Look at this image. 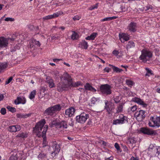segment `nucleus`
Masks as SVG:
<instances>
[{
    "mask_svg": "<svg viewBox=\"0 0 160 160\" xmlns=\"http://www.w3.org/2000/svg\"><path fill=\"white\" fill-rule=\"evenodd\" d=\"M141 52L142 54L139 57V58L144 62H146L147 61H149L152 57V52L143 49Z\"/></svg>",
    "mask_w": 160,
    "mask_h": 160,
    "instance_id": "1",
    "label": "nucleus"
},
{
    "mask_svg": "<svg viewBox=\"0 0 160 160\" xmlns=\"http://www.w3.org/2000/svg\"><path fill=\"white\" fill-rule=\"evenodd\" d=\"M145 111L140 110L137 111L134 114V117L138 122H141L146 117Z\"/></svg>",
    "mask_w": 160,
    "mask_h": 160,
    "instance_id": "2",
    "label": "nucleus"
},
{
    "mask_svg": "<svg viewBox=\"0 0 160 160\" xmlns=\"http://www.w3.org/2000/svg\"><path fill=\"white\" fill-rule=\"evenodd\" d=\"M111 87L108 84L102 85L100 87V90L103 94L109 95L111 93Z\"/></svg>",
    "mask_w": 160,
    "mask_h": 160,
    "instance_id": "3",
    "label": "nucleus"
},
{
    "mask_svg": "<svg viewBox=\"0 0 160 160\" xmlns=\"http://www.w3.org/2000/svg\"><path fill=\"white\" fill-rule=\"evenodd\" d=\"M57 90L59 92H62L63 91L67 90V89L71 86L69 84L65 83L64 81H61L57 84Z\"/></svg>",
    "mask_w": 160,
    "mask_h": 160,
    "instance_id": "4",
    "label": "nucleus"
},
{
    "mask_svg": "<svg viewBox=\"0 0 160 160\" xmlns=\"http://www.w3.org/2000/svg\"><path fill=\"white\" fill-rule=\"evenodd\" d=\"M89 118L88 114L83 112L80 115L76 116V120L78 122L83 123Z\"/></svg>",
    "mask_w": 160,
    "mask_h": 160,
    "instance_id": "5",
    "label": "nucleus"
},
{
    "mask_svg": "<svg viewBox=\"0 0 160 160\" xmlns=\"http://www.w3.org/2000/svg\"><path fill=\"white\" fill-rule=\"evenodd\" d=\"M61 81H64L65 83L69 84V85H72V79L70 76L67 73H64L63 75L60 77Z\"/></svg>",
    "mask_w": 160,
    "mask_h": 160,
    "instance_id": "6",
    "label": "nucleus"
},
{
    "mask_svg": "<svg viewBox=\"0 0 160 160\" xmlns=\"http://www.w3.org/2000/svg\"><path fill=\"white\" fill-rule=\"evenodd\" d=\"M127 121V118L122 114H121L119 116V119L113 120V124L117 125V124H122L124 123L125 121Z\"/></svg>",
    "mask_w": 160,
    "mask_h": 160,
    "instance_id": "7",
    "label": "nucleus"
},
{
    "mask_svg": "<svg viewBox=\"0 0 160 160\" xmlns=\"http://www.w3.org/2000/svg\"><path fill=\"white\" fill-rule=\"evenodd\" d=\"M114 108L113 104L112 103H109L107 100L105 101L104 109L106 110L108 114H110L111 112Z\"/></svg>",
    "mask_w": 160,
    "mask_h": 160,
    "instance_id": "8",
    "label": "nucleus"
},
{
    "mask_svg": "<svg viewBox=\"0 0 160 160\" xmlns=\"http://www.w3.org/2000/svg\"><path fill=\"white\" fill-rule=\"evenodd\" d=\"M45 123L46 122L45 119H43L41 120L36 124L34 129L38 132H40L42 131Z\"/></svg>",
    "mask_w": 160,
    "mask_h": 160,
    "instance_id": "9",
    "label": "nucleus"
},
{
    "mask_svg": "<svg viewBox=\"0 0 160 160\" xmlns=\"http://www.w3.org/2000/svg\"><path fill=\"white\" fill-rule=\"evenodd\" d=\"M140 131L143 133L148 135H155L156 133L155 131L152 130L147 127L141 128Z\"/></svg>",
    "mask_w": 160,
    "mask_h": 160,
    "instance_id": "10",
    "label": "nucleus"
},
{
    "mask_svg": "<svg viewBox=\"0 0 160 160\" xmlns=\"http://www.w3.org/2000/svg\"><path fill=\"white\" fill-rule=\"evenodd\" d=\"M56 127L57 128L64 129L68 128V124L67 122L64 120L57 122L56 124Z\"/></svg>",
    "mask_w": 160,
    "mask_h": 160,
    "instance_id": "11",
    "label": "nucleus"
},
{
    "mask_svg": "<svg viewBox=\"0 0 160 160\" xmlns=\"http://www.w3.org/2000/svg\"><path fill=\"white\" fill-rule=\"evenodd\" d=\"M62 12H58L53 13L52 15H48L43 17L42 19L44 20H48L52 19L58 17L59 15H62Z\"/></svg>",
    "mask_w": 160,
    "mask_h": 160,
    "instance_id": "12",
    "label": "nucleus"
},
{
    "mask_svg": "<svg viewBox=\"0 0 160 160\" xmlns=\"http://www.w3.org/2000/svg\"><path fill=\"white\" fill-rule=\"evenodd\" d=\"M8 44V40L7 38L3 37H0V47L6 48Z\"/></svg>",
    "mask_w": 160,
    "mask_h": 160,
    "instance_id": "13",
    "label": "nucleus"
},
{
    "mask_svg": "<svg viewBox=\"0 0 160 160\" xmlns=\"http://www.w3.org/2000/svg\"><path fill=\"white\" fill-rule=\"evenodd\" d=\"M48 126L47 125H45L42 132V137L43 138L42 144L43 146H45L47 144V142L46 140V134L48 129Z\"/></svg>",
    "mask_w": 160,
    "mask_h": 160,
    "instance_id": "14",
    "label": "nucleus"
},
{
    "mask_svg": "<svg viewBox=\"0 0 160 160\" xmlns=\"http://www.w3.org/2000/svg\"><path fill=\"white\" fill-rule=\"evenodd\" d=\"M45 81L48 84V86L50 88H52L55 87V85L54 82L53 80L51 77L47 76Z\"/></svg>",
    "mask_w": 160,
    "mask_h": 160,
    "instance_id": "15",
    "label": "nucleus"
},
{
    "mask_svg": "<svg viewBox=\"0 0 160 160\" xmlns=\"http://www.w3.org/2000/svg\"><path fill=\"white\" fill-rule=\"evenodd\" d=\"M150 120L154 123L155 126L158 127H160V117H156L155 118L154 117H151L150 118Z\"/></svg>",
    "mask_w": 160,
    "mask_h": 160,
    "instance_id": "16",
    "label": "nucleus"
},
{
    "mask_svg": "<svg viewBox=\"0 0 160 160\" xmlns=\"http://www.w3.org/2000/svg\"><path fill=\"white\" fill-rule=\"evenodd\" d=\"M8 130L10 132H15L19 131L21 130V127L19 125L10 126L8 129Z\"/></svg>",
    "mask_w": 160,
    "mask_h": 160,
    "instance_id": "17",
    "label": "nucleus"
},
{
    "mask_svg": "<svg viewBox=\"0 0 160 160\" xmlns=\"http://www.w3.org/2000/svg\"><path fill=\"white\" fill-rule=\"evenodd\" d=\"M132 101L136 102L138 104L142 105L143 107H146L147 104L144 102L141 99L138 98H132Z\"/></svg>",
    "mask_w": 160,
    "mask_h": 160,
    "instance_id": "18",
    "label": "nucleus"
},
{
    "mask_svg": "<svg viewBox=\"0 0 160 160\" xmlns=\"http://www.w3.org/2000/svg\"><path fill=\"white\" fill-rule=\"evenodd\" d=\"M75 112V109L72 107H71L66 110L65 114L68 117H71L74 113Z\"/></svg>",
    "mask_w": 160,
    "mask_h": 160,
    "instance_id": "19",
    "label": "nucleus"
},
{
    "mask_svg": "<svg viewBox=\"0 0 160 160\" xmlns=\"http://www.w3.org/2000/svg\"><path fill=\"white\" fill-rule=\"evenodd\" d=\"M26 99L24 97H18L17 99L14 101L15 103L16 104H18L20 103L24 104L26 103Z\"/></svg>",
    "mask_w": 160,
    "mask_h": 160,
    "instance_id": "20",
    "label": "nucleus"
},
{
    "mask_svg": "<svg viewBox=\"0 0 160 160\" xmlns=\"http://www.w3.org/2000/svg\"><path fill=\"white\" fill-rule=\"evenodd\" d=\"M85 91L88 90L92 92H93L96 91V89L88 83H87L84 86Z\"/></svg>",
    "mask_w": 160,
    "mask_h": 160,
    "instance_id": "21",
    "label": "nucleus"
},
{
    "mask_svg": "<svg viewBox=\"0 0 160 160\" xmlns=\"http://www.w3.org/2000/svg\"><path fill=\"white\" fill-rule=\"evenodd\" d=\"M52 148H53L54 151L52 153V154L54 153L58 154L60 150V147L59 145L57 144L56 143H54L52 145Z\"/></svg>",
    "mask_w": 160,
    "mask_h": 160,
    "instance_id": "22",
    "label": "nucleus"
},
{
    "mask_svg": "<svg viewBox=\"0 0 160 160\" xmlns=\"http://www.w3.org/2000/svg\"><path fill=\"white\" fill-rule=\"evenodd\" d=\"M136 23L134 22H131L128 26V28L131 32H134L136 30Z\"/></svg>",
    "mask_w": 160,
    "mask_h": 160,
    "instance_id": "23",
    "label": "nucleus"
},
{
    "mask_svg": "<svg viewBox=\"0 0 160 160\" xmlns=\"http://www.w3.org/2000/svg\"><path fill=\"white\" fill-rule=\"evenodd\" d=\"M55 113L54 111L52 109V107H50L48 108L45 111L44 113L50 116H52Z\"/></svg>",
    "mask_w": 160,
    "mask_h": 160,
    "instance_id": "24",
    "label": "nucleus"
},
{
    "mask_svg": "<svg viewBox=\"0 0 160 160\" xmlns=\"http://www.w3.org/2000/svg\"><path fill=\"white\" fill-rule=\"evenodd\" d=\"M152 152L155 156H158L160 152V146H157L155 147L154 149L152 151Z\"/></svg>",
    "mask_w": 160,
    "mask_h": 160,
    "instance_id": "25",
    "label": "nucleus"
},
{
    "mask_svg": "<svg viewBox=\"0 0 160 160\" xmlns=\"http://www.w3.org/2000/svg\"><path fill=\"white\" fill-rule=\"evenodd\" d=\"M31 115V113L22 114V113H18L17 114V118H26L30 117Z\"/></svg>",
    "mask_w": 160,
    "mask_h": 160,
    "instance_id": "26",
    "label": "nucleus"
},
{
    "mask_svg": "<svg viewBox=\"0 0 160 160\" xmlns=\"http://www.w3.org/2000/svg\"><path fill=\"white\" fill-rule=\"evenodd\" d=\"M97 35V33L93 32L92 33L90 36L86 37L85 39L87 40H93L96 37Z\"/></svg>",
    "mask_w": 160,
    "mask_h": 160,
    "instance_id": "27",
    "label": "nucleus"
},
{
    "mask_svg": "<svg viewBox=\"0 0 160 160\" xmlns=\"http://www.w3.org/2000/svg\"><path fill=\"white\" fill-rule=\"evenodd\" d=\"M135 47V44L133 42L130 41L128 42L126 45V47L127 49L131 48H133Z\"/></svg>",
    "mask_w": 160,
    "mask_h": 160,
    "instance_id": "28",
    "label": "nucleus"
},
{
    "mask_svg": "<svg viewBox=\"0 0 160 160\" xmlns=\"http://www.w3.org/2000/svg\"><path fill=\"white\" fill-rule=\"evenodd\" d=\"M119 38L121 42H122V40H123V42L127 41L129 40V37L127 36L125 34H122L121 37L119 36Z\"/></svg>",
    "mask_w": 160,
    "mask_h": 160,
    "instance_id": "29",
    "label": "nucleus"
},
{
    "mask_svg": "<svg viewBox=\"0 0 160 160\" xmlns=\"http://www.w3.org/2000/svg\"><path fill=\"white\" fill-rule=\"evenodd\" d=\"M53 110L55 112L56 111H59L61 109V107L60 104H57L52 107Z\"/></svg>",
    "mask_w": 160,
    "mask_h": 160,
    "instance_id": "30",
    "label": "nucleus"
},
{
    "mask_svg": "<svg viewBox=\"0 0 160 160\" xmlns=\"http://www.w3.org/2000/svg\"><path fill=\"white\" fill-rule=\"evenodd\" d=\"M109 65L112 67V68L113 71L115 72H120L123 71L122 69H119L117 67L114 66L113 65L110 64Z\"/></svg>",
    "mask_w": 160,
    "mask_h": 160,
    "instance_id": "31",
    "label": "nucleus"
},
{
    "mask_svg": "<svg viewBox=\"0 0 160 160\" xmlns=\"http://www.w3.org/2000/svg\"><path fill=\"white\" fill-rule=\"evenodd\" d=\"M137 140L135 138L133 137H130L128 138V141L130 143H135L136 142Z\"/></svg>",
    "mask_w": 160,
    "mask_h": 160,
    "instance_id": "32",
    "label": "nucleus"
},
{
    "mask_svg": "<svg viewBox=\"0 0 160 160\" xmlns=\"http://www.w3.org/2000/svg\"><path fill=\"white\" fill-rule=\"evenodd\" d=\"M125 82L126 84L130 87H131L135 84L133 81L129 79H126Z\"/></svg>",
    "mask_w": 160,
    "mask_h": 160,
    "instance_id": "33",
    "label": "nucleus"
},
{
    "mask_svg": "<svg viewBox=\"0 0 160 160\" xmlns=\"http://www.w3.org/2000/svg\"><path fill=\"white\" fill-rule=\"evenodd\" d=\"M122 103L119 104L118 106V107L116 109L117 112L116 113H119L121 112L122 111L123 106Z\"/></svg>",
    "mask_w": 160,
    "mask_h": 160,
    "instance_id": "34",
    "label": "nucleus"
},
{
    "mask_svg": "<svg viewBox=\"0 0 160 160\" xmlns=\"http://www.w3.org/2000/svg\"><path fill=\"white\" fill-rule=\"evenodd\" d=\"M47 157V155L42 152L39 154L38 156V158L39 159H42Z\"/></svg>",
    "mask_w": 160,
    "mask_h": 160,
    "instance_id": "35",
    "label": "nucleus"
},
{
    "mask_svg": "<svg viewBox=\"0 0 160 160\" xmlns=\"http://www.w3.org/2000/svg\"><path fill=\"white\" fill-rule=\"evenodd\" d=\"M73 33L71 36V38L73 40L77 39L78 38V35L77 33L75 31H73Z\"/></svg>",
    "mask_w": 160,
    "mask_h": 160,
    "instance_id": "36",
    "label": "nucleus"
},
{
    "mask_svg": "<svg viewBox=\"0 0 160 160\" xmlns=\"http://www.w3.org/2000/svg\"><path fill=\"white\" fill-rule=\"evenodd\" d=\"M8 66L7 63H2L0 64V69L2 71L6 68Z\"/></svg>",
    "mask_w": 160,
    "mask_h": 160,
    "instance_id": "37",
    "label": "nucleus"
},
{
    "mask_svg": "<svg viewBox=\"0 0 160 160\" xmlns=\"http://www.w3.org/2000/svg\"><path fill=\"white\" fill-rule=\"evenodd\" d=\"M36 91L35 90H33L32 91L29 96V98L31 99H33L35 97V95L36 94Z\"/></svg>",
    "mask_w": 160,
    "mask_h": 160,
    "instance_id": "38",
    "label": "nucleus"
},
{
    "mask_svg": "<svg viewBox=\"0 0 160 160\" xmlns=\"http://www.w3.org/2000/svg\"><path fill=\"white\" fill-rule=\"evenodd\" d=\"M27 137V134L23 132L19 133L16 136V137L17 138H26Z\"/></svg>",
    "mask_w": 160,
    "mask_h": 160,
    "instance_id": "39",
    "label": "nucleus"
},
{
    "mask_svg": "<svg viewBox=\"0 0 160 160\" xmlns=\"http://www.w3.org/2000/svg\"><path fill=\"white\" fill-rule=\"evenodd\" d=\"M7 108L8 110L12 113H14L16 111V109L15 108H13L11 107L10 106H8L7 107Z\"/></svg>",
    "mask_w": 160,
    "mask_h": 160,
    "instance_id": "40",
    "label": "nucleus"
},
{
    "mask_svg": "<svg viewBox=\"0 0 160 160\" xmlns=\"http://www.w3.org/2000/svg\"><path fill=\"white\" fill-rule=\"evenodd\" d=\"M81 43V45L82 47H83V48H84L85 49H87L88 45L87 42H86L85 40H84Z\"/></svg>",
    "mask_w": 160,
    "mask_h": 160,
    "instance_id": "41",
    "label": "nucleus"
},
{
    "mask_svg": "<svg viewBox=\"0 0 160 160\" xmlns=\"http://www.w3.org/2000/svg\"><path fill=\"white\" fill-rule=\"evenodd\" d=\"M20 154V153H17L14 156V154H13L12 156L10 157V159L12 160H14L15 159H17L19 158L18 155Z\"/></svg>",
    "mask_w": 160,
    "mask_h": 160,
    "instance_id": "42",
    "label": "nucleus"
},
{
    "mask_svg": "<svg viewBox=\"0 0 160 160\" xmlns=\"http://www.w3.org/2000/svg\"><path fill=\"white\" fill-rule=\"evenodd\" d=\"M145 69L147 71V73L145 74L146 76H149L150 75H149V74H150L151 75H152L153 74L152 72L148 68H146Z\"/></svg>",
    "mask_w": 160,
    "mask_h": 160,
    "instance_id": "43",
    "label": "nucleus"
},
{
    "mask_svg": "<svg viewBox=\"0 0 160 160\" xmlns=\"http://www.w3.org/2000/svg\"><path fill=\"white\" fill-rule=\"evenodd\" d=\"M156 146L152 144H151L148 148V150L152 152V150L154 149V148Z\"/></svg>",
    "mask_w": 160,
    "mask_h": 160,
    "instance_id": "44",
    "label": "nucleus"
},
{
    "mask_svg": "<svg viewBox=\"0 0 160 160\" xmlns=\"http://www.w3.org/2000/svg\"><path fill=\"white\" fill-rule=\"evenodd\" d=\"M80 85H82V83L80 81H78L75 82L74 84H73L72 83V85H71V86H73L74 87H78Z\"/></svg>",
    "mask_w": 160,
    "mask_h": 160,
    "instance_id": "45",
    "label": "nucleus"
},
{
    "mask_svg": "<svg viewBox=\"0 0 160 160\" xmlns=\"http://www.w3.org/2000/svg\"><path fill=\"white\" fill-rule=\"evenodd\" d=\"M32 43L38 46H40L41 45L40 42L39 41H37L34 39L32 40Z\"/></svg>",
    "mask_w": 160,
    "mask_h": 160,
    "instance_id": "46",
    "label": "nucleus"
},
{
    "mask_svg": "<svg viewBox=\"0 0 160 160\" xmlns=\"http://www.w3.org/2000/svg\"><path fill=\"white\" fill-rule=\"evenodd\" d=\"M0 113L2 115H4L6 114V111L5 108H2L0 111Z\"/></svg>",
    "mask_w": 160,
    "mask_h": 160,
    "instance_id": "47",
    "label": "nucleus"
},
{
    "mask_svg": "<svg viewBox=\"0 0 160 160\" xmlns=\"http://www.w3.org/2000/svg\"><path fill=\"white\" fill-rule=\"evenodd\" d=\"M114 146L118 151H120V152H121L122 151L121 150H120V147L118 143H115Z\"/></svg>",
    "mask_w": 160,
    "mask_h": 160,
    "instance_id": "48",
    "label": "nucleus"
},
{
    "mask_svg": "<svg viewBox=\"0 0 160 160\" xmlns=\"http://www.w3.org/2000/svg\"><path fill=\"white\" fill-rule=\"evenodd\" d=\"M98 99L95 97H93L91 99V102L92 104H95Z\"/></svg>",
    "mask_w": 160,
    "mask_h": 160,
    "instance_id": "49",
    "label": "nucleus"
},
{
    "mask_svg": "<svg viewBox=\"0 0 160 160\" xmlns=\"http://www.w3.org/2000/svg\"><path fill=\"white\" fill-rule=\"evenodd\" d=\"M130 109L132 112H135L136 110L137 109V106L136 105H134L132 107H131Z\"/></svg>",
    "mask_w": 160,
    "mask_h": 160,
    "instance_id": "50",
    "label": "nucleus"
},
{
    "mask_svg": "<svg viewBox=\"0 0 160 160\" xmlns=\"http://www.w3.org/2000/svg\"><path fill=\"white\" fill-rule=\"evenodd\" d=\"M34 30L36 31L35 32L37 34L39 33V27L38 26H37L35 27H34Z\"/></svg>",
    "mask_w": 160,
    "mask_h": 160,
    "instance_id": "51",
    "label": "nucleus"
},
{
    "mask_svg": "<svg viewBox=\"0 0 160 160\" xmlns=\"http://www.w3.org/2000/svg\"><path fill=\"white\" fill-rule=\"evenodd\" d=\"M12 79V77H10L5 82V84H9L11 81Z\"/></svg>",
    "mask_w": 160,
    "mask_h": 160,
    "instance_id": "52",
    "label": "nucleus"
},
{
    "mask_svg": "<svg viewBox=\"0 0 160 160\" xmlns=\"http://www.w3.org/2000/svg\"><path fill=\"white\" fill-rule=\"evenodd\" d=\"M119 52L118 51L116 50H114L112 52V54L115 56H118L119 54Z\"/></svg>",
    "mask_w": 160,
    "mask_h": 160,
    "instance_id": "53",
    "label": "nucleus"
},
{
    "mask_svg": "<svg viewBox=\"0 0 160 160\" xmlns=\"http://www.w3.org/2000/svg\"><path fill=\"white\" fill-rule=\"evenodd\" d=\"M14 20V19L13 18H7L5 19V21H13Z\"/></svg>",
    "mask_w": 160,
    "mask_h": 160,
    "instance_id": "54",
    "label": "nucleus"
},
{
    "mask_svg": "<svg viewBox=\"0 0 160 160\" xmlns=\"http://www.w3.org/2000/svg\"><path fill=\"white\" fill-rule=\"evenodd\" d=\"M98 4L97 3L95 5H93L90 8V10H92L95 8H98Z\"/></svg>",
    "mask_w": 160,
    "mask_h": 160,
    "instance_id": "55",
    "label": "nucleus"
},
{
    "mask_svg": "<svg viewBox=\"0 0 160 160\" xmlns=\"http://www.w3.org/2000/svg\"><path fill=\"white\" fill-rule=\"evenodd\" d=\"M32 43V41L31 42L29 43V44L28 45V47L29 48H34V45Z\"/></svg>",
    "mask_w": 160,
    "mask_h": 160,
    "instance_id": "56",
    "label": "nucleus"
},
{
    "mask_svg": "<svg viewBox=\"0 0 160 160\" xmlns=\"http://www.w3.org/2000/svg\"><path fill=\"white\" fill-rule=\"evenodd\" d=\"M80 18L79 17V16L78 15H76L73 18V19L74 21L78 20H79Z\"/></svg>",
    "mask_w": 160,
    "mask_h": 160,
    "instance_id": "57",
    "label": "nucleus"
},
{
    "mask_svg": "<svg viewBox=\"0 0 160 160\" xmlns=\"http://www.w3.org/2000/svg\"><path fill=\"white\" fill-rule=\"evenodd\" d=\"M99 142L100 143H102V144L103 146H106L107 144V143L104 141H103L102 140H100V142Z\"/></svg>",
    "mask_w": 160,
    "mask_h": 160,
    "instance_id": "58",
    "label": "nucleus"
},
{
    "mask_svg": "<svg viewBox=\"0 0 160 160\" xmlns=\"http://www.w3.org/2000/svg\"><path fill=\"white\" fill-rule=\"evenodd\" d=\"M152 8V6L150 5H148L145 8V11L149 10L150 9H151Z\"/></svg>",
    "mask_w": 160,
    "mask_h": 160,
    "instance_id": "59",
    "label": "nucleus"
},
{
    "mask_svg": "<svg viewBox=\"0 0 160 160\" xmlns=\"http://www.w3.org/2000/svg\"><path fill=\"white\" fill-rule=\"evenodd\" d=\"M28 28H29V29L30 30L32 31V30H34V27L33 25H29L28 26Z\"/></svg>",
    "mask_w": 160,
    "mask_h": 160,
    "instance_id": "60",
    "label": "nucleus"
},
{
    "mask_svg": "<svg viewBox=\"0 0 160 160\" xmlns=\"http://www.w3.org/2000/svg\"><path fill=\"white\" fill-rule=\"evenodd\" d=\"M107 21H110L109 17L106 18H105L102 19L101 20L102 22H104Z\"/></svg>",
    "mask_w": 160,
    "mask_h": 160,
    "instance_id": "61",
    "label": "nucleus"
},
{
    "mask_svg": "<svg viewBox=\"0 0 160 160\" xmlns=\"http://www.w3.org/2000/svg\"><path fill=\"white\" fill-rule=\"evenodd\" d=\"M148 125L150 127H155V125H154V123H153V124H152L151 122H148Z\"/></svg>",
    "mask_w": 160,
    "mask_h": 160,
    "instance_id": "62",
    "label": "nucleus"
},
{
    "mask_svg": "<svg viewBox=\"0 0 160 160\" xmlns=\"http://www.w3.org/2000/svg\"><path fill=\"white\" fill-rule=\"evenodd\" d=\"M53 74L56 77L58 76H59V72L58 71H56L53 72Z\"/></svg>",
    "mask_w": 160,
    "mask_h": 160,
    "instance_id": "63",
    "label": "nucleus"
},
{
    "mask_svg": "<svg viewBox=\"0 0 160 160\" xmlns=\"http://www.w3.org/2000/svg\"><path fill=\"white\" fill-rule=\"evenodd\" d=\"M130 160H139V159L138 157L135 158L132 156L130 158Z\"/></svg>",
    "mask_w": 160,
    "mask_h": 160,
    "instance_id": "64",
    "label": "nucleus"
}]
</instances>
